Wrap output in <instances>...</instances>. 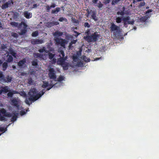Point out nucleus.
Here are the masks:
<instances>
[{"instance_id": "nucleus-1", "label": "nucleus", "mask_w": 159, "mask_h": 159, "mask_svg": "<svg viewBox=\"0 0 159 159\" xmlns=\"http://www.w3.org/2000/svg\"><path fill=\"white\" fill-rule=\"evenodd\" d=\"M62 34V32L57 31L53 33V35L55 38V40L56 43L57 44H61V46L62 47L58 50L59 56L60 57L58 59L57 61V63L61 65L63 69L65 70H66L68 69L69 64L65 61L66 58V57H64V53L63 50L65 49V45L68 43V41L66 40L62 39L57 38L58 37L61 36Z\"/></svg>"}, {"instance_id": "nucleus-2", "label": "nucleus", "mask_w": 159, "mask_h": 159, "mask_svg": "<svg viewBox=\"0 0 159 159\" xmlns=\"http://www.w3.org/2000/svg\"><path fill=\"white\" fill-rule=\"evenodd\" d=\"M48 70L49 71L48 75L50 79L52 80L50 83H48V82L43 81V84L42 87L43 88L46 87H49L47 89L48 90H49L53 86L54 87H59L60 86L61 84V82L64 80V77L63 76H60L57 78V81L56 80V72L53 68H51L50 66L48 67Z\"/></svg>"}, {"instance_id": "nucleus-3", "label": "nucleus", "mask_w": 159, "mask_h": 159, "mask_svg": "<svg viewBox=\"0 0 159 159\" xmlns=\"http://www.w3.org/2000/svg\"><path fill=\"white\" fill-rule=\"evenodd\" d=\"M43 90L39 92L35 88H31L28 93V99L27 98L25 102L26 104L30 105V101H35L40 98L44 93Z\"/></svg>"}, {"instance_id": "nucleus-4", "label": "nucleus", "mask_w": 159, "mask_h": 159, "mask_svg": "<svg viewBox=\"0 0 159 159\" xmlns=\"http://www.w3.org/2000/svg\"><path fill=\"white\" fill-rule=\"evenodd\" d=\"M1 49L3 53H5L4 56H7V59L6 61L10 62L12 61L13 58L11 55L16 57V53H15L11 49H10L9 47L4 44H1Z\"/></svg>"}, {"instance_id": "nucleus-5", "label": "nucleus", "mask_w": 159, "mask_h": 159, "mask_svg": "<svg viewBox=\"0 0 159 159\" xmlns=\"http://www.w3.org/2000/svg\"><path fill=\"white\" fill-rule=\"evenodd\" d=\"M11 102L12 104L15 106V109H16L17 110L14 111V112L15 113H18V114H16L17 117L19 115L22 116L26 113L23 110V108L20 106L21 102L19 98H14L11 100Z\"/></svg>"}, {"instance_id": "nucleus-6", "label": "nucleus", "mask_w": 159, "mask_h": 159, "mask_svg": "<svg viewBox=\"0 0 159 159\" xmlns=\"http://www.w3.org/2000/svg\"><path fill=\"white\" fill-rule=\"evenodd\" d=\"M50 49L48 48L47 49L45 47H43L42 48L39 50V52L40 53H35L34 54V57L35 58H38L39 59L45 60L48 55L46 53H48V52Z\"/></svg>"}, {"instance_id": "nucleus-7", "label": "nucleus", "mask_w": 159, "mask_h": 159, "mask_svg": "<svg viewBox=\"0 0 159 159\" xmlns=\"http://www.w3.org/2000/svg\"><path fill=\"white\" fill-rule=\"evenodd\" d=\"M1 113L6 116L8 117H11V120L12 121H14L16 120L17 118L16 114H18V113H15L14 111H12V113L11 114L8 112H6V110L4 109H2L0 110V120L1 121H3L5 120V118L4 116H1Z\"/></svg>"}, {"instance_id": "nucleus-8", "label": "nucleus", "mask_w": 159, "mask_h": 159, "mask_svg": "<svg viewBox=\"0 0 159 159\" xmlns=\"http://www.w3.org/2000/svg\"><path fill=\"white\" fill-rule=\"evenodd\" d=\"M11 24L12 26L14 27H17L18 28H20L22 27H23V29L21 31L20 34H23L25 33L27 25L24 23L22 22L20 24H19L17 22H12L11 23Z\"/></svg>"}, {"instance_id": "nucleus-9", "label": "nucleus", "mask_w": 159, "mask_h": 159, "mask_svg": "<svg viewBox=\"0 0 159 159\" xmlns=\"http://www.w3.org/2000/svg\"><path fill=\"white\" fill-rule=\"evenodd\" d=\"M99 36L98 33L95 32L90 36H88L84 37V38L89 42H93L98 39Z\"/></svg>"}, {"instance_id": "nucleus-10", "label": "nucleus", "mask_w": 159, "mask_h": 159, "mask_svg": "<svg viewBox=\"0 0 159 159\" xmlns=\"http://www.w3.org/2000/svg\"><path fill=\"white\" fill-rule=\"evenodd\" d=\"M74 66H83L82 62L80 61L77 56H73Z\"/></svg>"}, {"instance_id": "nucleus-11", "label": "nucleus", "mask_w": 159, "mask_h": 159, "mask_svg": "<svg viewBox=\"0 0 159 159\" xmlns=\"http://www.w3.org/2000/svg\"><path fill=\"white\" fill-rule=\"evenodd\" d=\"M11 78L9 76L3 77L2 72H0V81L1 82L4 83V82L8 83L11 82Z\"/></svg>"}, {"instance_id": "nucleus-12", "label": "nucleus", "mask_w": 159, "mask_h": 159, "mask_svg": "<svg viewBox=\"0 0 159 159\" xmlns=\"http://www.w3.org/2000/svg\"><path fill=\"white\" fill-rule=\"evenodd\" d=\"M110 28L111 31L116 34V33H119L120 31V27L115 25L114 23L111 24Z\"/></svg>"}, {"instance_id": "nucleus-13", "label": "nucleus", "mask_w": 159, "mask_h": 159, "mask_svg": "<svg viewBox=\"0 0 159 159\" xmlns=\"http://www.w3.org/2000/svg\"><path fill=\"white\" fill-rule=\"evenodd\" d=\"M148 19V17L146 16H143L138 18L136 22V24L137 25H141L143 23H144V22Z\"/></svg>"}, {"instance_id": "nucleus-14", "label": "nucleus", "mask_w": 159, "mask_h": 159, "mask_svg": "<svg viewBox=\"0 0 159 159\" xmlns=\"http://www.w3.org/2000/svg\"><path fill=\"white\" fill-rule=\"evenodd\" d=\"M123 20L124 22V24L125 25L127 24H133L134 23V21L130 17L126 16L123 18Z\"/></svg>"}, {"instance_id": "nucleus-15", "label": "nucleus", "mask_w": 159, "mask_h": 159, "mask_svg": "<svg viewBox=\"0 0 159 159\" xmlns=\"http://www.w3.org/2000/svg\"><path fill=\"white\" fill-rule=\"evenodd\" d=\"M13 4V2L12 0H10L8 2L3 4L2 6V8L3 9H5L7 8L8 7L12 6Z\"/></svg>"}, {"instance_id": "nucleus-16", "label": "nucleus", "mask_w": 159, "mask_h": 159, "mask_svg": "<svg viewBox=\"0 0 159 159\" xmlns=\"http://www.w3.org/2000/svg\"><path fill=\"white\" fill-rule=\"evenodd\" d=\"M31 42L33 44H41L43 43V41L42 39H34L31 41Z\"/></svg>"}, {"instance_id": "nucleus-17", "label": "nucleus", "mask_w": 159, "mask_h": 159, "mask_svg": "<svg viewBox=\"0 0 159 159\" xmlns=\"http://www.w3.org/2000/svg\"><path fill=\"white\" fill-rule=\"evenodd\" d=\"M25 59H24L19 62L18 65L20 68H23L25 66Z\"/></svg>"}, {"instance_id": "nucleus-18", "label": "nucleus", "mask_w": 159, "mask_h": 159, "mask_svg": "<svg viewBox=\"0 0 159 159\" xmlns=\"http://www.w3.org/2000/svg\"><path fill=\"white\" fill-rule=\"evenodd\" d=\"M9 93H7V95L8 98H11L12 95L14 94L18 93V92L15 91H9Z\"/></svg>"}, {"instance_id": "nucleus-19", "label": "nucleus", "mask_w": 159, "mask_h": 159, "mask_svg": "<svg viewBox=\"0 0 159 159\" xmlns=\"http://www.w3.org/2000/svg\"><path fill=\"white\" fill-rule=\"evenodd\" d=\"M24 16L26 18L29 19L32 17V15L31 13L26 11L24 12Z\"/></svg>"}, {"instance_id": "nucleus-20", "label": "nucleus", "mask_w": 159, "mask_h": 159, "mask_svg": "<svg viewBox=\"0 0 159 159\" xmlns=\"http://www.w3.org/2000/svg\"><path fill=\"white\" fill-rule=\"evenodd\" d=\"M9 88L8 86H5L2 88V92L7 93L9 91Z\"/></svg>"}, {"instance_id": "nucleus-21", "label": "nucleus", "mask_w": 159, "mask_h": 159, "mask_svg": "<svg viewBox=\"0 0 159 159\" xmlns=\"http://www.w3.org/2000/svg\"><path fill=\"white\" fill-rule=\"evenodd\" d=\"M59 23L57 21H53L52 23L49 22L48 23V25L49 27H51L54 25H57L59 24Z\"/></svg>"}, {"instance_id": "nucleus-22", "label": "nucleus", "mask_w": 159, "mask_h": 159, "mask_svg": "<svg viewBox=\"0 0 159 159\" xmlns=\"http://www.w3.org/2000/svg\"><path fill=\"white\" fill-rule=\"evenodd\" d=\"M82 59L86 62H89L90 61V59L89 58H87L85 56L83 57Z\"/></svg>"}, {"instance_id": "nucleus-23", "label": "nucleus", "mask_w": 159, "mask_h": 159, "mask_svg": "<svg viewBox=\"0 0 159 159\" xmlns=\"http://www.w3.org/2000/svg\"><path fill=\"white\" fill-rule=\"evenodd\" d=\"M120 0H112L111 1V4L112 5H115L117 4Z\"/></svg>"}, {"instance_id": "nucleus-24", "label": "nucleus", "mask_w": 159, "mask_h": 159, "mask_svg": "<svg viewBox=\"0 0 159 159\" xmlns=\"http://www.w3.org/2000/svg\"><path fill=\"white\" fill-rule=\"evenodd\" d=\"M77 40H73L71 43H70L69 45V48L70 49H71L72 48V45L75 43L76 42Z\"/></svg>"}, {"instance_id": "nucleus-25", "label": "nucleus", "mask_w": 159, "mask_h": 159, "mask_svg": "<svg viewBox=\"0 0 159 159\" xmlns=\"http://www.w3.org/2000/svg\"><path fill=\"white\" fill-rule=\"evenodd\" d=\"M7 63L5 62L2 64V67L3 70H5L7 68Z\"/></svg>"}, {"instance_id": "nucleus-26", "label": "nucleus", "mask_w": 159, "mask_h": 159, "mask_svg": "<svg viewBox=\"0 0 159 159\" xmlns=\"http://www.w3.org/2000/svg\"><path fill=\"white\" fill-rule=\"evenodd\" d=\"M60 11V8H56V10H53L52 11V12L53 13H57Z\"/></svg>"}, {"instance_id": "nucleus-27", "label": "nucleus", "mask_w": 159, "mask_h": 159, "mask_svg": "<svg viewBox=\"0 0 159 159\" xmlns=\"http://www.w3.org/2000/svg\"><path fill=\"white\" fill-rule=\"evenodd\" d=\"M7 129L6 128H4L3 127H0V131L5 132L7 131Z\"/></svg>"}, {"instance_id": "nucleus-28", "label": "nucleus", "mask_w": 159, "mask_h": 159, "mask_svg": "<svg viewBox=\"0 0 159 159\" xmlns=\"http://www.w3.org/2000/svg\"><path fill=\"white\" fill-rule=\"evenodd\" d=\"M121 21V18L120 17H117L116 19V22L118 23H120Z\"/></svg>"}, {"instance_id": "nucleus-29", "label": "nucleus", "mask_w": 159, "mask_h": 159, "mask_svg": "<svg viewBox=\"0 0 159 159\" xmlns=\"http://www.w3.org/2000/svg\"><path fill=\"white\" fill-rule=\"evenodd\" d=\"M22 96L25 97H26V94L24 92H21L19 93Z\"/></svg>"}, {"instance_id": "nucleus-30", "label": "nucleus", "mask_w": 159, "mask_h": 159, "mask_svg": "<svg viewBox=\"0 0 159 159\" xmlns=\"http://www.w3.org/2000/svg\"><path fill=\"white\" fill-rule=\"evenodd\" d=\"M59 20L60 21H64L66 22L67 21V20L65 18H63V17H60L59 18Z\"/></svg>"}, {"instance_id": "nucleus-31", "label": "nucleus", "mask_w": 159, "mask_h": 159, "mask_svg": "<svg viewBox=\"0 0 159 159\" xmlns=\"http://www.w3.org/2000/svg\"><path fill=\"white\" fill-rule=\"evenodd\" d=\"M38 32L37 31H36L32 33V35L33 37H36L38 35Z\"/></svg>"}, {"instance_id": "nucleus-32", "label": "nucleus", "mask_w": 159, "mask_h": 159, "mask_svg": "<svg viewBox=\"0 0 159 159\" xmlns=\"http://www.w3.org/2000/svg\"><path fill=\"white\" fill-rule=\"evenodd\" d=\"M28 83L30 84H34V82L31 79H30L28 80Z\"/></svg>"}, {"instance_id": "nucleus-33", "label": "nucleus", "mask_w": 159, "mask_h": 159, "mask_svg": "<svg viewBox=\"0 0 159 159\" xmlns=\"http://www.w3.org/2000/svg\"><path fill=\"white\" fill-rule=\"evenodd\" d=\"M111 0H105L103 1V3L105 4H109Z\"/></svg>"}, {"instance_id": "nucleus-34", "label": "nucleus", "mask_w": 159, "mask_h": 159, "mask_svg": "<svg viewBox=\"0 0 159 159\" xmlns=\"http://www.w3.org/2000/svg\"><path fill=\"white\" fill-rule=\"evenodd\" d=\"M48 56H49V58L50 59H51L54 56V55L52 54L51 53H48Z\"/></svg>"}, {"instance_id": "nucleus-35", "label": "nucleus", "mask_w": 159, "mask_h": 159, "mask_svg": "<svg viewBox=\"0 0 159 159\" xmlns=\"http://www.w3.org/2000/svg\"><path fill=\"white\" fill-rule=\"evenodd\" d=\"M99 8H100L102 7L103 6V4L100 2L99 3H98L96 5Z\"/></svg>"}, {"instance_id": "nucleus-36", "label": "nucleus", "mask_w": 159, "mask_h": 159, "mask_svg": "<svg viewBox=\"0 0 159 159\" xmlns=\"http://www.w3.org/2000/svg\"><path fill=\"white\" fill-rule=\"evenodd\" d=\"M117 14L118 15H120L121 16H123L124 14V12L123 11H118L117 12Z\"/></svg>"}, {"instance_id": "nucleus-37", "label": "nucleus", "mask_w": 159, "mask_h": 159, "mask_svg": "<svg viewBox=\"0 0 159 159\" xmlns=\"http://www.w3.org/2000/svg\"><path fill=\"white\" fill-rule=\"evenodd\" d=\"M32 64V65L33 66H36L37 64V62L36 61H33Z\"/></svg>"}, {"instance_id": "nucleus-38", "label": "nucleus", "mask_w": 159, "mask_h": 159, "mask_svg": "<svg viewBox=\"0 0 159 159\" xmlns=\"http://www.w3.org/2000/svg\"><path fill=\"white\" fill-rule=\"evenodd\" d=\"M84 26L85 27H87L88 28L90 26L88 23H85L84 24Z\"/></svg>"}, {"instance_id": "nucleus-39", "label": "nucleus", "mask_w": 159, "mask_h": 159, "mask_svg": "<svg viewBox=\"0 0 159 159\" xmlns=\"http://www.w3.org/2000/svg\"><path fill=\"white\" fill-rule=\"evenodd\" d=\"M145 5V3L144 2H141L140 4V6H143Z\"/></svg>"}, {"instance_id": "nucleus-40", "label": "nucleus", "mask_w": 159, "mask_h": 159, "mask_svg": "<svg viewBox=\"0 0 159 159\" xmlns=\"http://www.w3.org/2000/svg\"><path fill=\"white\" fill-rule=\"evenodd\" d=\"M98 0H93V3H96V2H97L98 1Z\"/></svg>"}, {"instance_id": "nucleus-41", "label": "nucleus", "mask_w": 159, "mask_h": 159, "mask_svg": "<svg viewBox=\"0 0 159 159\" xmlns=\"http://www.w3.org/2000/svg\"><path fill=\"white\" fill-rule=\"evenodd\" d=\"M37 5L36 4H34L33 5V7H32V8H35L37 7Z\"/></svg>"}, {"instance_id": "nucleus-42", "label": "nucleus", "mask_w": 159, "mask_h": 159, "mask_svg": "<svg viewBox=\"0 0 159 159\" xmlns=\"http://www.w3.org/2000/svg\"><path fill=\"white\" fill-rule=\"evenodd\" d=\"M101 58V57L100 58H97L94 61H97Z\"/></svg>"}, {"instance_id": "nucleus-43", "label": "nucleus", "mask_w": 159, "mask_h": 159, "mask_svg": "<svg viewBox=\"0 0 159 159\" xmlns=\"http://www.w3.org/2000/svg\"><path fill=\"white\" fill-rule=\"evenodd\" d=\"M92 18L93 19H94L95 20H96V19H95V18H96V16H92Z\"/></svg>"}, {"instance_id": "nucleus-44", "label": "nucleus", "mask_w": 159, "mask_h": 159, "mask_svg": "<svg viewBox=\"0 0 159 159\" xmlns=\"http://www.w3.org/2000/svg\"><path fill=\"white\" fill-rule=\"evenodd\" d=\"M151 12V11H150V10H149V11H147V12H146V13H149V12Z\"/></svg>"}, {"instance_id": "nucleus-45", "label": "nucleus", "mask_w": 159, "mask_h": 159, "mask_svg": "<svg viewBox=\"0 0 159 159\" xmlns=\"http://www.w3.org/2000/svg\"><path fill=\"white\" fill-rule=\"evenodd\" d=\"M6 1V0H1V2H4Z\"/></svg>"}, {"instance_id": "nucleus-46", "label": "nucleus", "mask_w": 159, "mask_h": 159, "mask_svg": "<svg viewBox=\"0 0 159 159\" xmlns=\"http://www.w3.org/2000/svg\"><path fill=\"white\" fill-rule=\"evenodd\" d=\"M21 74H22V75H25V73H21Z\"/></svg>"}, {"instance_id": "nucleus-47", "label": "nucleus", "mask_w": 159, "mask_h": 159, "mask_svg": "<svg viewBox=\"0 0 159 159\" xmlns=\"http://www.w3.org/2000/svg\"><path fill=\"white\" fill-rule=\"evenodd\" d=\"M144 0H137V1L138 2H140L141 1H143Z\"/></svg>"}, {"instance_id": "nucleus-48", "label": "nucleus", "mask_w": 159, "mask_h": 159, "mask_svg": "<svg viewBox=\"0 0 159 159\" xmlns=\"http://www.w3.org/2000/svg\"><path fill=\"white\" fill-rule=\"evenodd\" d=\"M2 92V90H0V94H1Z\"/></svg>"}, {"instance_id": "nucleus-49", "label": "nucleus", "mask_w": 159, "mask_h": 159, "mask_svg": "<svg viewBox=\"0 0 159 159\" xmlns=\"http://www.w3.org/2000/svg\"><path fill=\"white\" fill-rule=\"evenodd\" d=\"M12 67L13 69H15L16 67L15 66H12Z\"/></svg>"}, {"instance_id": "nucleus-50", "label": "nucleus", "mask_w": 159, "mask_h": 159, "mask_svg": "<svg viewBox=\"0 0 159 159\" xmlns=\"http://www.w3.org/2000/svg\"><path fill=\"white\" fill-rule=\"evenodd\" d=\"M55 7V6L53 5H52L51 6V7Z\"/></svg>"}, {"instance_id": "nucleus-51", "label": "nucleus", "mask_w": 159, "mask_h": 159, "mask_svg": "<svg viewBox=\"0 0 159 159\" xmlns=\"http://www.w3.org/2000/svg\"><path fill=\"white\" fill-rule=\"evenodd\" d=\"M16 36H17V34H14V36L15 37H16Z\"/></svg>"}, {"instance_id": "nucleus-52", "label": "nucleus", "mask_w": 159, "mask_h": 159, "mask_svg": "<svg viewBox=\"0 0 159 159\" xmlns=\"http://www.w3.org/2000/svg\"><path fill=\"white\" fill-rule=\"evenodd\" d=\"M2 62L0 60V65L2 64Z\"/></svg>"}, {"instance_id": "nucleus-53", "label": "nucleus", "mask_w": 159, "mask_h": 159, "mask_svg": "<svg viewBox=\"0 0 159 159\" xmlns=\"http://www.w3.org/2000/svg\"><path fill=\"white\" fill-rule=\"evenodd\" d=\"M2 27V26H1V22H0V27Z\"/></svg>"}, {"instance_id": "nucleus-54", "label": "nucleus", "mask_w": 159, "mask_h": 159, "mask_svg": "<svg viewBox=\"0 0 159 159\" xmlns=\"http://www.w3.org/2000/svg\"><path fill=\"white\" fill-rule=\"evenodd\" d=\"M136 28L135 27H134V30H136Z\"/></svg>"}, {"instance_id": "nucleus-55", "label": "nucleus", "mask_w": 159, "mask_h": 159, "mask_svg": "<svg viewBox=\"0 0 159 159\" xmlns=\"http://www.w3.org/2000/svg\"><path fill=\"white\" fill-rule=\"evenodd\" d=\"M2 134H0V136Z\"/></svg>"}, {"instance_id": "nucleus-56", "label": "nucleus", "mask_w": 159, "mask_h": 159, "mask_svg": "<svg viewBox=\"0 0 159 159\" xmlns=\"http://www.w3.org/2000/svg\"><path fill=\"white\" fill-rule=\"evenodd\" d=\"M28 111V110H27L26 111Z\"/></svg>"}]
</instances>
